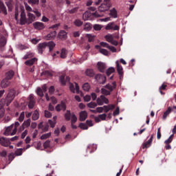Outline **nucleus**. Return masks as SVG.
<instances>
[{"instance_id": "obj_1", "label": "nucleus", "mask_w": 176, "mask_h": 176, "mask_svg": "<svg viewBox=\"0 0 176 176\" xmlns=\"http://www.w3.org/2000/svg\"><path fill=\"white\" fill-rule=\"evenodd\" d=\"M19 13H21L19 24H21V25H25V24H27V16L25 15V9L24 8V6H20L19 8L16 7L14 19L16 21H19Z\"/></svg>"}, {"instance_id": "obj_2", "label": "nucleus", "mask_w": 176, "mask_h": 176, "mask_svg": "<svg viewBox=\"0 0 176 176\" xmlns=\"http://www.w3.org/2000/svg\"><path fill=\"white\" fill-rule=\"evenodd\" d=\"M15 95H16V91H14V89H10L6 99L2 98L0 100V109H2V108L5 107V104H6L7 107H9L12 101L14 100Z\"/></svg>"}, {"instance_id": "obj_3", "label": "nucleus", "mask_w": 176, "mask_h": 176, "mask_svg": "<svg viewBox=\"0 0 176 176\" xmlns=\"http://www.w3.org/2000/svg\"><path fill=\"white\" fill-rule=\"evenodd\" d=\"M55 46H56V43H54V42L53 41H50L48 43L45 42V43H39L38 45V52L40 54H42V53H43L46 47H49L50 52H52L53 49H54Z\"/></svg>"}, {"instance_id": "obj_4", "label": "nucleus", "mask_w": 176, "mask_h": 176, "mask_svg": "<svg viewBox=\"0 0 176 176\" xmlns=\"http://www.w3.org/2000/svg\"><path fill=\"white\" fill-rule=\"evenodd\" d=\"M98 105H104V104H109V100L104 95H101L96 99Z\"/></svg>"}, {"instance_id": "obj_5", "label": "nucleus", "mask_w": 176, "mask_h": 176, "mask_svg": "<svg viewBox=\"0 0 176 176\" xmlns=\"http://www.w3.org/2000/svg\"><path fill=\"white\" fill-rule=\"evenodd\" d=\"M111 9V3H102L100 6L98 7L99 12H107Z\"/></svg>"}, {"instance_id": "obj_6", "label": "nucleus", "mask_w": 176, "mask_h": 176, "mask_svg": "<svg viewBox=\"0 0 176 176\" xmlns=\"http://www.w3.org/2000/svg\"><path fill=\"white\" fill-rule=\"evenodd\" d=\"M33 27L34 30H37L38 31H41L42 30H45V24L42 22H34L33 23Z\"/></svg>"}, {"instance_id": "obj_7", "label": "nucleus", "mask_w": 176, "mask_h": 176, "mask_svg": "<svg viewBox=\"0 0 176 176\" xmlns=\"http://www.w3.org/2000/svg\"><path fill=\"white\" fill-rule=\"evenodd\" d=\"M117 71L120 80L123 79V67L119 64V60L116 62Z\"/></svg>"}, {"instance_id": "obj_8", "label": "nucleus", "mask_w": 176, "mask_h": 176, "mask_svg": "<svg viewBox=\"0 0 176 176\" xmlns=\"http://www.w3.org/2000/svg\"><path fill=\"white\" fill-rule=\"evenodd\" d=\"M35 19H36V16L34 14L30 12L27 13V24L28 25L32 24Z\"/></svg>"}, {"instance_id": "obj_9", "label": "nucleus", "mask_w": 176, "mask_h": 176, "mask_svg": "<svg viewBox=\"0 0 176 176\" xmlns=\"http://www.w3.org/2000/svg\"><path fill=\"white\" fill-rule=\"evenodd\" d=\"M28 107L30 109H32L35 107V99L34 98V94L29 96V102Z\"/></svg>"}, {"instance_id": "obj_10", "label": "nucleus", "mask_w": 176, "mask_h": 176, "mask_svg": "<svg viewBox=\"0 0 176 176\" xmlns=\"http://www.w3.org/2000/svg\"><path fill=\"white\" fill-rule=\"evenodd\" d=\"M104 89H107L111 93L116 89V82H113L112 83H109L104 86Z\"/></svg>"}, {"instance_id": "obj_11", "label": "nucleus", "mask_w": 176, "mask_h": 176, "mask_svg": "<svg viewBox=\"0 0 176 176\" xmlns=\"http://www.w3.org/2000/svg\"><path fill=\"white\" fill-rule=\"evenodd\" d=\"M4 135H15L16 134H13V124H11L10 126L6 127V131H4Z\"/></svg>"}, {"instance_id": "obj_12", "label": "nucleus", "mask_w": 176, "mask_h": 176, "mask_svg": "<svg viewBox=\"0 0 176 176\" xmlns=\"http://www.w3.org/2000/svg\"><path fill=\"white\" fill-rule=\"evenodd\" d=\"M69 89L72 91V93H75V91L78 94H79V85H78V83L75 82L74 84L69 85Z\"/></svg>"}, {"instance_id": "obj_13", "label": "nucleus", "mask_w": 176, "mask_h": 176, "mask_svg": "<svg viewBox=\"0 0 176 176\" xmlns=\"http://www.w3.org/2000/svg\"><path fill=\"white\" fill-rule=\"evenodd\" d=\"M105 39L107 42L111 43V45H114V46H118V41L113 40V36L111 34L105 36Z\"/></svg>"}, {"instance_id": "obj_14", "label": "nucleus", "mask_w": 176, "mask_h": 176, "mask_svg": "<svg viewBox=\"0 0 176 176\" xmlns=\"http://www.w3.org/2000/svg\"><path fill=\"white\" fill-rule=\"evenodd\" d=\"M55 109L57 112H60V111H65V109H67V106L65 105V103L62 102L60 104L56 106Z\"/></svg>"}, {"instance_id": "obj_15", "label": "nucleus", "mask_w": 176, "mask_h": 176, "mask_svg": "<svg viewBox=\"0 0 176 176\" xmlns=\"http://www.w3.org/2000/svg\"><path fill=\"white\" fill-rule=\"evenodd\" d=\"M0 144L3 146H9L10 145V140L5 138H0Z\"/></svg>"}, {"instance_id": "obj_16", "label": "nucleus", "mask_w": 176, "mask_h": 176, "mask_svg": "<svg viewBox=\"0 0 176 176\" xmlns=\"http://www.w3.org/2000/svg\"><path fill=\"white\" fill-rule=\"evenodd\" d=\"M56 35H57V32L56 31L52 32L47 36H44V39H45L46 41L54 39V38H56Z\"/></svg>"}, {"instance_id": "obj_17", "label": "nucleus", "mask_w": 176, "mask_h": 176, "mask_svg": "<svg viewBox=\"0 0 176 176\" xmlns=\"http://www.w3.org/2000/svg\"><path fill=\"white\" fill-rule=\"evenodd\" d=\"M152 140H153V135L151 136L150 139L147 142H146L143 144L142 148L145 149L146 148H149V146H151V145L152 144Z\"/></svg>"}, {"instance_id": "obj_18", "label": "nucleus", "mask_w": 176, "mask_h": 176, "mask_svg": "<svg viewBox=\"0 0 176 176\" xmlns=\"http://www.w3.org/2000/svg\"><path fill=\"white\" fill-rule=\"evenodd\" d=\"M9 85H10V82L8 78H4L1 82V86L2 89H6V87H8Z\"/></svg>"}, {"instance_id": "obj_19", "label": "nucleus", "mask_w": 176, "mask_h": 176, "mask_svg": "<svg viewBox=\"0 0 176 176\" xmlns=\"http://www.w3.org/2000/svg\"><path fill=\"white\" fill-rule=\"evenodd\" d=\"M87 118V112H86V111H82L80 113V118L79 120L81 122H83L84 120H86V119Z\"/></svg>"}, {"instance_id": "obj_20", "label": "nucleus", "mask_w": 176, "mask_h": 176, "mask_svg": "<svg viewBox=\"0 0 176 176\" xmlns=\"http://www.w3.org/2000/svg\"><path fill=\"white\" fill-rule=\"evenodd\" d=\"M105 68H107L105 63L100 62L98 63V69H99L100 72H104L105 71Z\"/></svg>"}, {"instance_id": "obj_21", "label": "nucleus", "mask_w": 176, "mask_h": 176, "mask_svg": "<svg viewBox=\"0 0 176 176\" xmlns=\"http://www.w3.org/2000/svg\"><path fill=\"white\" fill-rule=\"evenodd\" d=\"M36 61H38V59L36 58H33L30 60H26L25 62V65H34V64H35V63H36Z\"/></svg>"}, {"instance_id": "obj_22", "label": "nucleus", "mask_w": 176, "mask_h": 176, "mask_svg": "<svg viewBox=\"0 0 176 176\" xmlns=\"http://www.w3.org/2000/svg\"><path fill=\"white\" fill-rule=\"evenodd\" d=\"M14 76V72L10 70L6 74V78L8 79V80H10V79H12V78H13Z\"/></svg>"}, {"instance_id": "obj_23", "label": "nucleus", "mask_w": 176, "mask_h": 176, "mask_svg": "<svg viewBox=\"0 0 176 176\" xmlns=\"http://www.w3.org/2000/svg\"><path fill=\"white\" fill-rule=\"evenodd\" d=\"M67 32L64 30H61L58 33V38H60V39H67Z\"/></svg>"}, {"instance_id": "obj_24", "label": "nucleus", "mask_w": 176, "mask_h": 176, "mask_svg": "<svg viewBox=\"0 0 176 176\" xmlns=\"http://www.w3.org/2000/svg\"><path fill=\"white\" fill-rule=\"evenodd\" d=\"M91 16V13H90L89 12H85L82 15V19L84 21H87V20H89V19H90Z\"/></svg>"}, {"instance_id": "obj_25", "label": "nucleus", "mask_w": 176, "mask_h": 176, "mask_svg": "<svg viewBox=\"0 0 176 176\" xmlns=\"http://www.w3.org/2000/svg\"><path fill=\"white\" fill-rule=\"evenodd\" d=\"M39 119V111L35 110L32 114V120H38Z\"/></svg>"}, {"instance_id": "obj_26", "label": "nucleus", "mask_w": 176, "mask_h": 176, "mask_svg": "<svg viewBox=\"0 0 176 176\" xmlns=\"http://www.w3.org/2000/svg\"><path fill=\"white\" fill-rule=\"evenodd\" d=\"M0 10H2L4 14H8V11L6 10V7H5V4L0 1Z\"/></svg>"}, {"instance_id": "obj_27", "label": "nucleus", "mask_w": 176, "mask_h": 176, "mask_svg": "<svg viewBox=\"0 0 176 176\" xmlns=\"http://www.w3.org/2000/svg\"><path fill=\"white\" fill-rule=\"evenodd\" d=\"M85 74L87 75V76H89L91 78V77L94 76V72L91 69H87L85 71Z\"/></svg>"}, {"instance_id": "obj_28", "label": "nucleus", "mask_w": 176, "mask_h": 176, "mask_svg": "<svg viewBox=\"0 0 176 176\" xmlns=\"http://www.w3.org/2000/svg\"><path fill=\"white\" fill-rule=\"evenodd\" d=\"M65 79V76H61L60 77V82L62 83V85H65L66 82H69V77H66V80H64Z\"/></svg>"}, {"instance_id": "obj_29", "label": "nucleus", "mask_w": 176, "mask_h": 176, "mask_svg": "<svg viewBox=\"0 0 176 176\" xmlns=\"http://www.w3.org/2000/svg\"><path fill=\"white\" fill-rule=\"evenodd\" d=\"M100 91L103 94V96H110L111 95V92L109 91V90H107V88H105V87L102 88Z\"/></svg>"}, {"instance_id": "obj_30", "label": "nucleus", "mask_w": 176, "mask_h": 176, "mask_svg": "<svg viewBox=\"0 0 176 176\" xmlns=\"http://www.w3.org/2000/svg\"><path fill=\"white\" fill-rule=\"evenodd\" d=\"M68 52L65 49H62L60 57V58H65L67 57Z\"/></svg>"}, {"instance_id": "obj_31", "label": "nucleus", "mask_w": 176, "mask_h": 176, "mask_svg": "<svg viewBox=\"0 0 176 176\" xmlns=\"http://www.w3.org/2000/svg\"><path fill=\"white\" fill-rule=\"evenodd\" d=\"M85 36L87 38L88 42H94V38H96V36L87 34Z\"/></svg>"}, {"instance_id": "obj_32", "label": "nucleus", "mask_w": 176, "mask_h": 176, "mask_svg": "<svg viewBox=\"0 0 176 176\" xmlns=\"http://www.w3.org/2000/svg\"><path fill=\"white\" fill-rule=\"evenodd\" d=\"M98 105V104L94 102H91L89 103H87V107H88V108H91L92 109H94V108H96Z\"/></svg>"}, {"instance_id": "obj_33", "label": "nucleus", "mask_w": 176, "mask_h": 176, "mask_svg": "<svg viewBox=\"0 0 176 176\" xmlns=\"http://www.w3.org/2000/svg\"><path fill=\"white\" fill-rule=\"evenodd\" d=\"M14 128L13 129V133L12 134H16L17 133V129L19 126H20V122H15L14 124H12Z\"/></svg>"}, {"instance_id": "obj_34", "label": "nucleus", "mask_w": 176, "mask_h": 176, "mask_svg": "<svg viewBox=\"0 0 176 176\" xmlns=\"http://www.w3.org/2000/svg\"><path fill=\"white\" fill-rule=\"evenodd\" d=\"M171 113V107H168V109L164 113L163 119H166L167 116Z\"/></svg>"}, {"instance_id": "obj_35", "label": "nucleus", "mask_w": 176, "mask_h": 176, "mask_svg": "<svg viewBox=\"0 0 176 176\" xmlns=\"http://www.w3.org/2000/svg\"><path fill=\"white\" fill-rule=\"evenodd\" d=\"M82 89L84 91H89V90H90V85L89 82H85L84 85H82Z\"/></svg>"}, {"instance_id": "obj_36", "label": "nucleus", "mask_w": 176, "mask_h": 176, "mask_svg": "<svg viewBox=\"0 0 176 176\" xmlns=\"http://www.w3.org/2000/svg\"><path fill=\"white\" fill-rule=\"evenodd\" d=\"M35 54L32 52H28L27 54H25L23 56V60H27L28 58H31L32 57H34Z\"/></svg>"}, {"instance_id": "obj_37", "label": "nucleus", "mask_w": 176, "mask_h": 176, "mask_svg": "<svg viewBox=\"0 0 176 176\" xmlns=\"http://www.w3.org/2000/svg\"><path fill=\"white\" fill-rule=\"evenodd\" d=\"M74 23L76 27H80L83 25V21H80V19H76Z\"/></svg>"}, {"instance_id": "obj_38", "label": "nucleus", "mask_w": 176, "mask_h": 176, "mask_svg": "<svg viewBox=\"0 0 176 176\" xmlns=\"http://www.w3.org/2000/svg\"><path fill=\"white\" fill-rule=\"evenodd\" d=\"M50 135H52V133L43 134L41 136V140H47V138H50Z\"/></svg>"}, {"instance_id": "obj_39", "label": "nucleus", "mask_w": 176, "mask_h": 176, "mask_svg": "<svg viewBox=\"0 0 176 176\" xmlns=\"http://www.w3.org/2000/svg\"><path fill=\"white\" fill-rule=\"evenodd\" d=\"M22 124H23L25 127H30V126H31V119L25 120Z\"/></svg>"}, {"instance_id": "obj_40", "label": "nucleus", "mask_w": 176, "mask_h": 176, "mask_svg": "<svg viewBox=\"0 0 176 176\" xmlns=\"http://www.w3.org/2000/svg\"><path fill=\"white\" fill-rule=\"evenodd\" d=\"M24 118H25V113H24V111H23L19 115V117L18 118L19 122H23Z\"/></svg>"}, {"instance_id": "obj_41", "label": "nucleus", "mask_w": 176, "mask_h": 176, "mask_svg": "<svg viewBox=\"0 0 176 176\" xmlns=\"http://www.w3.org/2000/svg\"><path fill=\"white\" fill-rule=\"evenodd\" d=\"M110 16H111L112 17H113V19H116V17H118L117 16V12H116V10H115V8H113V10H110Z\"/></svg>"}, {"instance_id": "obj_42", "label": "nucleus", "mask_w": 176, "mask_h": 176, "mask_svg": "<svg viewBox=\"0 0 176 176\" xmlns=\"http://www.w3.org/2000/svg\"><path fill=\"white\" fill-rule=\"evenodd\" d=\"M113 72H115V68L110 67L107 70L106 74L107 76H109V75H111V74H113Z\"/></svg>"}, {"instance_id": "obj_43", "label": "nucleus", "mask_w": 176, "mask_h": 176, "mask_svg": "<svg viewBox=\"0 0 176 176\" xmlns=\"http://www.w3.org/2000/svg\"><path fill=\"white\" fill-rule=\"evenodd\" d=\"M65 118L67 120H71V111H67V112L65 113Z\"/></svg>"}, {"instance_id": "obj_44", "label": "nucleus", "mask_w": 176, "mask_h": 176, "mask_svg": "<svg viewBox=\"0 0 176 176\" xmlns=\"http://www.w3.org/2000/svg\"><path fill=\"white\" fill-rule=\"evenodd\" d=\"M100 53H101L104 56H109V52L105 49H100Z\"/></svg>"}, {"instance_id": "obj_45", "label": "nucleus", "mask_w": 176, "mask_h": 176, "mask_svg": "<svg viewBox=\"0 0 176 176\" xmlns=\"http://www.w3.org/2000/svg\"><path fill=\"white\" fill-rule=\"evenodd\" d=\"M36 94L40 97H43V91L40 87L37 88Z\"/></svg>"}, {"instance_id": "obj_46", "label": "nucleus", "mask_w": 176, "mask_h": 176, "mask_svg": "<svg viewBox=\"0 0 176 176\" xmlns=\"http://www.w3.org/2000/svg\"><path fill=\"white\" fill-rule=\"evenodd\" d=\"M79 127L81 128L82 130H87V129H89V127L87 126V124L85 123H80L79 124Z\"/></svg>"}, {"instance_id": "obj_47", "label": "nucleus", "mask_w": 176, "mask_h": 176, "mask_svg": "<svg viewBox=\"0 0 176 176\" xmlns=\"http://www.w3.org/2000/svg\"><path fill=\"white\" fill-rule=\"evenodd\" d=\"M28 3L32 5H39V0H28Z\"/></svg>"}, {"instance_id": "obj_48", "label": "nucleus", "mask_w": 176, "mask_h": 176, "mask_svg": "<svg viewBox=\"0 0 176 176\" xmlns=\"http://www.w3.org/2000/svg\"><path fill=\"white\" fill-rule=\"evenodd\" d=\"M23 148H19L16 152V156H21L23 155Z\"/></svg>"}, {"instance_id": "obj_49", "label": "nucleus", "mask_w": 176, "mask_h": 176, "mask_svg": "<svg viewBox=\"0 0 176 176\" xmlns=\"http://www.w3.org/2000/svg\"><path fill=\"white\" fill-rule=\"evenodd\" d=\"M6 45V39L5 38H1L0 39V46L3 47Z\"/></svg>"}, {"instance_id": "obj_50", "label": "nucleus", "mask_w": 176, "mask_h": 176, "mask_svg": "<svg viewBox=\"0 0 176 176\" xmlns=\"http://www.w3.org/2000/svg\"><path fill=\"white\" fill-rule=\"evenodd\" d=\"M76 120H78L75 114H72V124H74V123L76 122Z\"/></svg>"}, {"instance_id": "obj_51", "label": "nucleus", "mask_w": 176, "mask_h": 176, "mask_svg": "<svg viewBox=\"0 0 176 176\" xmlns=\"http://www.w3.org/2000/svg\"><path fill=\"white\" fill-rule=\"evenodd\" d=\"M84 30L85 31H90V30H91V25H90V23H86L85 25Z\"/></svg>"}, {"instance_id": "obj_52", "label": "nucleus", "mask_w": 176, "mask_h": 176, "mask_svg": "<svg viewBox=\"0 0 176 176\" xmlns=\"http://www.w3.org/2000/svg\"><path fill=\"white\" fill-rule=\"evenodd\" d=\"M27 134H28V130H25L21 135V138H22V140H24V138H25V137H27Z\"/></svg>"}, {"instance_id": "obj_53", "label": "nucleus", "mask_w": 176, "mask_h": 176, "mask_svg": "<svg viewBox=\"0 0 176 176\" xmlns=\"http://www.w3.org/2000/svg\"><path fill=\"white\" fill-rule=\"evenodd\" d=\"M44 115L46 118H52V113H50V111L45 110L44 111Z\"/></svg>"}, {"instance_id": "obj_54", "label": "nucleus", "mask_w": 176, "mask_h": 176, "mask_svg": "<svg viewBox=\"0 0 176 176\" xmlns=\"http://www.w3.org/2000/svg\"><path fill=\"white\" fill-rule=\"evenodd\" d=\"M102 28V26H101V25L96 24L94 26V30H95V31H100Z\"/></svg>"}, {"instance_id": "obj_55", "label": "nucleus", "mask_w": 176, "mask_h": 176, "mask_svg": "<svg viewBox=\"0 0 176 176\" xmlns=\"http://www.w3.org/2000/svg\"><path fill=\"white\" fill-rule=\"evenodd\" d=\"M90 100H91V96L90 95H86L84 96V101H85V102H89Z\"/></svg>"}, {"instance_id": "obj_56", "label": "nucleus", "mask_w": 176, "mask_h": 176, "mask_svg": "<svg viewBox=\"0 0 176 176\" xmlns=\"http://www.w3.org/2000/svg\"><path fill=\"white\" fill-rule=\"evenodd\" d=\"M25 8L28 12H33L32 8H31V6H28L27 3H25Z\"/></svg>"}, {"instance_id": "obj_57", "label": "nucleus", "mask_w": 176, "mask_h": 176, "mask_svg": "<svg viewBox=\"0 0 176 176\" xmlns=\"http://www.w3.org/2000/svg\"><path fill=\"white\" fill-rule=\"evenodd\" d=\"M56 123H57V121H52V120H49V124H50V127L52 129L56 126Z\"/></svg>"}, {"instance_id": "obj_58", "label": "nucleus", "mask_w": 176, "mask_h": 176, "mask_svg": "<svg viewBox=\"0 0 176 176\" xmlns=\"http://www.w3.org/2000/svg\"><path fill=\"white\" fill-rule=\"evenodd\" d=\"M50 146V140H47L44 144H43V147L45 148H47Z\"/></svg>"}, {"instance_id": "obj_59", "label": "nucleus", "mask_w": 176, "mask_h": 176, "mask_svg": "<svg viewBox=\"0 0 176 176\" xmlns=\"http://www.w3.org/2000/svg\"><path fill=\"white\" fill-rule=\"evenodd\" d=\"M99 118H100V120H105L107 119V114H100L99 115Z\"/></svg>"}, {"instance_id": "obj_60", "label": "nucleus", "mask_w": 176, "mask_h": 176, "mask_svg": "<svg viewBox=\"0 0 176 176\" xmlns=\"http://www.w3.org/2000/svg\"><path fill=\"white\" fill-rule=\"evenodd\" d=\"M91 97L93 101H96V100H97V94L96 93H91Z\"/></svg>"}, {"instance_id": "obj_61", "label": "nucleus", "mask_w": 176, "mask_h": 176, "mask_svg": "<svg viewBox=\"0 0 176 176\" xmlns=\"http://www.w3.org/2000/svg\"><path fill=\"white\" fill-rule=\"evenodd\" d=\"M34 14H36V17H41V14L39 12L38 10H35L32 11Z\"/></svg>"}, {"instance_id": "obj_62", "label": "nucleus", "mask_w": 176, "mask_h": 176, "mask_svg": "<svg viewBox=\"0 0 176 176\" xmlns=\"http://www.w3.org/2000/svg\"><path fill=\"white\" fill-rule=\"evenodd\" d=\"M100 46H102V47H107L108 49V47H109V45H108V43H104V42H101L100 43Z\"/></svg>"}, {"instance_id": "obj_63", "label": "nucleus", "mask_w": 176, "mask_h": 176, "mask_svg": "<svg viewBox=\"0 0 176 176\" xmlns=\"http://www.w3.org/2000/svg\"><path fill=\"white\" fill-rule=\"evenodd\" d=\"M103 108V112H109V106H104Z\"/></svg>"}, {"instance_id": "obj_64", "label": "nucleus", "mask_w": 176, "mask_h": 176, "mask_svg": "<svg viewBox=\"0 0 176 176\" xmlns=\"http://www.w3.org/2000/svg\"><path fill=\"white\" fill-rule=\"evenodd\" d=\"M9 160L12 161L13 159H14V154L13 153H10L8 155Z\"/></svg>"}]
</instances>
